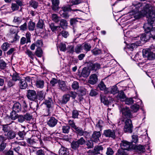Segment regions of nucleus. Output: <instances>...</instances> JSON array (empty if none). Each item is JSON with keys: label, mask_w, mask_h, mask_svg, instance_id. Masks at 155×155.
Returning <instances> with one entry per match:
<instances>
[{"label": "nucleus", "mask_w": 155, "mask_h": 155, "mask_svg": "<svg viewBox=\"0 0 155 155\" xmlns=\"http://www.w3.org/2000/svg\"><path fill=\"white\" fill-rule=\"evenodd\" d=\"M143 8L145 11H147L148 10V12L147 14V17L148 18L147 23L151 24H155V7L154 6H151L149 4L143 5Z\"/></svg>", "instance_id": "nucleus-1"}, {"label": "nucleus", "mask_w": 155, "mask_h": 155, "mask_svg": "<svg viewBox=\"0 0 155 155\" xmlns=\"http://www.w3.org/2000/svg\"><path fill=\"white\" fill-rule=\"evenodd\" d=\"M119 109L122 114V117L120 118L118 122L119 125L123 124L125 119L127 118H132L133 116L130 108L127 107H124L123 105H120Z\"/></svg>", "instance_id": "nucleus-2"}, {"label": "nucleus", "mask_w": 155, "mask_h": 155, "mask_svg": "<svg viewBox=\"0 0 155 155\" xmlns=\"http://www.w3.org/2000/svg\"><path fill=\"white\" fill-rule=\"evenodd\" d=\"M153 24L147 23L144 25L143 28L146 33L143 34L140 37V38L142 41H147L149 40L152 35L150 32L151 31Z\"/></svg>", "instance_id": "nucleus-3"}, {"label": "nucleus", "mask_w": 155, "mask_h": 155, "mask_svg": "<svg viewBox=\"0 0 155 155\" xmlns=\"http://www.w3.org/2000/svg\"><path fill=\"white\" fill-rule=\"evenodd\" d=\"M85 143V140L83 137H81L80 139L76 141H73L71 143V147L74 150L78 149L80 145H82Z\"/></svg>", "instance_id": "nucleus-4"}, {"label": "nucleus", "mask_w": 155, "mask_h": 155, "mask_svg": "<svg viewBox=\"0 0 155 155\" xmlns=\"http://www.w3.org/2000/svg\"><path fill=\"white\" fill-rule=\"evenodd\" d=\"M125 125L124 127V130L125 132L131 133L132 132V124L131 120L128 119L125 120Z\"/></svg>", "instance_id": "nucleus-5"}, {"label": "nucleus", "mask_w": 155, "mask_h": 155, "mask_svg": "<svg viewBox=\"0 0 155 155\" xmlns=\"http://www.w3.org/2000/svg\"><path fill=\"white\" fill-rule=\"evenodd\" d=\"M27 96L31 101H34L37 98V94L34 90H28L27 91Z\"/></svg>", "instance_id": "nucleus-6"}, {"label": "nucleus", "mask_w": 155, "mask_h": 155, "mask_svg": "<svg viewBox=\"0 0 155 155\" xmlns=\"http://www.w3.org/2000/svg\"><path fill=\"white\" fill-rule=\"evenodd\" d=\"M144 4H145V3L135 1L132 2L131 6L132 8L133 9V10L138 11L140 9L143 8Z\"/></svg>", "instance_id": "nucleus-7"}, {"label": "nucleus", "mask_w": 155, "mask_h": 155, "mask_svg": "<svg viewBox=\"0 0 155 155\" xmlns=\"http://www.w3.org/2000/svg\"><path fill=\"white\" fill-rule=\"evenodd\" d=\"M103 150V147L101 146H97L95 147L94 150H90L88 151L87 153L89 155H95L99 154L101 151Z\"/></svg>", "instance_id": "nucleus-8"}, {"label": "nucleus", "mask_w": 155, "mask_h": 155, "mask_svg": "<svg viewBox=\"0 0 155 155\" xmlns=\"http://www.w3.org/2000/svg\"><path fill=\"white\" fill-rule=\"evenodd\" d=\"M118 88L116 86L114 85L107 88L104 91V94H115L118 92Z\"/></svg>", "instance_id": "nucleus-9"}, {"label": "nucleus", "mask_w": 155, "mask_h": 155, "mask_svg": "<svg viewBox=\"0 0 155 155\" xmlns=\"http://www.w3.org/2000/svg\"><path fill=\"white\" fill-rule=\"evenodd\" d=\"M103 135L106 137H111L113 139H114L116 137L115 131L110 129L104 130Z\"/></svg>", "instance_id": "nucleus-10"}, {"label": "nucleus", "mask_w": 155, "mask_h": 155, "mask_svg": "<svg viewBox=\"0 0 155 155\" xmlns=\"http://www.w3.org/2000/svg\"><path fill=\"white\" fill-rule=\"evenodd\" d=\"M31 36L30 33L27 32L25 35L26 38L24 37H22L20 39V44L21 45L28 43L31 42Z\"/></svg>", "instance_id": "nucleus-11"}, {"label": "nucleus", "mask_w": 155, "mask_h": 155, "mask_svg": "<svg viewBox=\"0 0 155 155\" xmlns=\"http://www.w3.org/2000/svg\"><path fill=\"white\" fill-rule=\"evenodd\" d=\"M58 121V120L54 117H51L48 118L47 124L49 127H53L56 126Z\"/></svg>", "instance_id": "nucleus-12"}, {"label": "nucleus", "mask_w": 155, "mask_h": 155, "mask_svg": "<svg viewBox=\"0 0 155 155\" xmlns=\"http://www.w3.org/2000/svg\"><path fill=\"white\" fill-rule=\"evenodd\" d=\"M97 76L96 74H93L90 76L88 82L91 85H94L97 83Z\"/></svg>", "instance_id": "nucleus-13"}, {"label": "nucleus", "mask_w": 155, "mask_h": 155, "mask_svg": "<svg viewBox=\"0 0 155 155\" xmlns=\"http://www.w3.org/2000/svg\"><path fill=\"white\" fill-rule=\"evenodd\" d=\"M101 134L100 131H94L92 135L91 139L95 142H98L99 141V137H101Z\"/></svg>", "instance_id": "nucleus-14"}, {"label": "nucleus", "mask_w": 155, "mask_h": 155, "mask_svg": "<svg viewBox=\"0 0 155 155\" xmlns=\"http://www.w3.org/2000/svg\"><path fill=\"white\" fill-rule=\"evenodd\" d=\"M89 68L92 70L96 71L100 68V64L98 63H93L89 62L88 63Z\"/></svg>", "instance_id": "nucleus-15"}, {"label": "nucleus", "mask_w": 155, "mask_h": 155, "mask_svg": "<svg viewBox=\"0 0 155 155\" xmlns=\"http://www.w3.org/2000/svg\"><path fill=\"white\" fill-rule=\"evenodd\" d=\"M130 145L131 143H130L125 140L122 141L120 143L121 149L126 150H129Z\"/></svg>", "instance_id": "nucleus-16"}, {"label": "nucleus", "mask_w": 155, "mask_h": 155, "mask_svg": "<svg viewBox=\"0 0 155 155\" xmlns=\"http://www.w3.org/2000/svg\"><path fill=\"white\" fill-rule=\"evenodd\" d=\"M130 15H132V17L131 18L134 17L137 19L140 18L142 16L140 11H138L133 10L131 12H130Z\"/></svg>", "instance_id": "nucleus-17"}, {"label": "nucleus", "mask_w": 155, "mask_h": 155, "mask_svg": "<svg viewBox=\"0 0 155 155\" xmlns=\"http://www.w3.org/2000/svg\"><path fill=\"white\" fill-rule=\"evenodd\" d=\"M59 87V89L61 91H64L68 90V88L66 85L64 81H60L58 82Z\"/></svg>", "instance_id": "nucleus-18"}, {"label": "nucleus", "mask_w": 155, "mask_h": 155, "mask_svg": "<svg viewBox=\"0 0 155 155\" xmlns=\"http://www.w3.org/2000/svg\"><path fill=\"white\" fill-rule=\"evenodd\" d=\"M52 2V8L54 11H56L58 9L59 0H51Z\"/></svg>", "instance_id": "nucleus-19"}, {"label": "nucleus", "mask_w": 155, "mask_h": 155, "mask_svg": "<svg viewBox=\"0 0 155 155\" xmlns=\"http://www.w3.org/2000/svg\"><path fill=\"white\" fill-rule=\"evenodd\" d=\"M60 155H69V151L68 149L63 147H61L59 151Z\"/></svg>", "instance_id": "nucleus-20"}, {"label": "nucleus", "mask_w": 155, "mask_h": 155, "mask_svg": "<svg viewBox=\"0 0 155 155\" xmlns=\"http://www.w3.org/2000/svg\"><path fill=\"white\" fill-rule=\"evenodd\" d=\"M18 85L21 89H25L27 87L28 84L25 79H21L19 81Z\"/></svg>", "instance_id": "nucleus-21"}, {"label": "nucleus", "mask_w": 155, "mask_h": 155, "mask_svg": "<svg viewBox=\"0 0 155 155\" xmlns=\"http://www.w3.org/2000/svg\"><path fill=\"white\" fill-rule=\"evenodd\" d=\"M117 98L120 101H123L126 98V96L124 93L122 91H120L118 94L117 96Z\"/></svg>", "instance_id": "nucleus-22"}, {"label": "nucleus", "mask_w": 155, "mask_h": 155, "mask_svg": "<svg viewBox=\"0 0 155 155\" xmlns=\"http://www.w3.org/2000/svg\"><path fill=\"white\" fill-rule=\"evenodd\" d=\"M90 71L86 68H84L81 72V76L84 78H87L89 75Z\"/></svg>", "instance_id": "nucleus-23"}, {"label": "nucleus", "mask_w": 155, "mask_h": 155, "mask_svg": "<svg viewBox=\"0 0 155 155\" xmlns=\"http://www.w3.org/2000/svg\"><path fill=\"white\" fill-rule=\"evenodd\" d=\"M61 9H62V10H61V11H63V12H65L69 11L71 10L74 12L78 11L80 12H81L80 10L77 9L71 10V6L69 5L63 6L62 7Z\"/></svg>", "instance_id": "nucleus-24"}, {"label": "nucleus", "mask_w": 155, "mask_h": 155, "mask_svg": "<svg viewBox=\"0 0 155 155\" xmlns=\"http://www.w3.org/2000/svg\"><path fill=\"white\" fill-rule=\"evenodd\" d=\"M12 109L13 111L17 112H19L21 109V106L20 103L18 102L15 103L13 106Z\"/></svg>", "instance_id": "nucleus-25"}, {"label": "nucleus", "mask_w": 155, "mask_h": 155, "mask_svg": "<svg viewBox=\"0 0 155 155\" xmlns=\"http://www.w3.org/2000/svg\"><path fill=\"white\" fill-rule=\"evenodd\" d=\"M12 78V80L15 82L18 81H20L21 79L19 74L16 72H15L13 74Z\"/></svg>", "instance_id": "nucleus-26"}, {"label": "nucleus", "mask_w": 155, "mask_h": 155, "mask_svg": "<svg viewBox=\"0 0 155 155\" xmlns=\"http://www.w3.org/2000/svg\"><path fill=\"white\" fill-rule=\"evenodd\" d=\"M60 28H61L63 29H65L68 26V23L65 20L62 19L60 21Z\"/></svg>", "instance_id": "nucleus-27"}, {"label": "nucleus", "mask_w": 155, "mask_h": 155, "mask_svg": "<svg viewBox=\"0 0 155 155\" xmlns=\"http://www.w3.org/2000/svg\"><path fill=\"white\" fill-rule=\"evenodd\" d=\"M100 97L101 102L103 103L105 105L108 104L109 102L107 97L101 94Z\"/></svg>", "instance_id": "nucleus-28"}, {"label": "nucleus", "mask_w": 155, "mask_h": 155, "mask_svg": "<svg viewBox=\"0 0 155 155\" xmlns=\"http://www.w3.org/2000/svg\"><path fill=\"white\" fill-rule=\"evenodd\" d=\"M50 27L51 30L53 31H59L61 30L60 26H55L54 24L52 23L50 25Z\"/></svg>", "instance_id": "nucleus-29"}, {"label": "nucleus", "mask_w": 155, "mask_h": 155, "mask_svg": "<svg viewBox=\"0 0 155 155\" xmlns=\"http://www.w3.org/2000/svg\"><path fill=\"white\" fill-rule=\"evenodd\" d=\"M44 81L42 80H38L36 81V85L38 88H43L44 86Z\"/></svg>", "instance_id": "nucleus-30"}, {"label": "nucleus", "mask_w": 155, "mask_h": 155, "mask_svg": "<svg viewBox=\"0 0 155 155\" xmlns=\"http://www.w3.org/2000/svg\"><path fill=\"white\" fill-rule=\"evenodd\" d=\"M137 151L139 153H143L145 151L144 147L142 145H139L136 147Z\"/></svg>", "instance_id": "nucleus-31"}, {"label": "nucleus", "mask_w": 155, "mask_h": 155, "mask_svg": "<svg viewBox=\"0 0 155 155\" xmlns=\"http://www.w3.org/2000/svg\"><path fill=\"white\" fill-rule=\"evenodd\" d=\"M45 94L42 91H40L37 93V97L40 100H42L45 97Z\"/></svg>", "instance_id": "nucleus-32"}, {"label": "nucleus", "mask_w": 155, "mask_h": 155, "mask_svg": "<svg viewBox=\"0 0 155 155\" xmlns=\"http://www.w3.org/2000/svg\"><path fill=\"white\" fill-rule=\"evenodd\" d=\"M15 137V133L12 131H9L7 133V138L12 139Z\"/></svg>", "instance_id": "nucleus-33"}, {"label": "nucleus", "mask_w": 155, "mask_h": 155, "mask_svg": "<svg viewBox=\"0 0 155 155\" xmlns=\"http://www.w3.org/2000/svg\"><path fill=\"white\" fill-rule=\"evenodd\" d=\"M98 87L99 89L101 91H104H104L106 90L107 88L106 87V86L104 84V82L101 81L98 84Z\"/></svg>", "instance_id": "nucleus-34"}, {"label": "nucleus", "mask_w": 155, "mask_h": 155, "mask_svg": "<svg viewBox=\"0 0 155 155\" xmlns=\"http://www.w3.org/2000/svg\"><path fill=\"white\" fill-rule=\"evenodd\" d=\"M70 96L68 94L64 95L62 99V102L63 104H65L70 100Z\"/></svg>", "instance_id": "nucleus-35"}, {"label": "nucleus", "mask_w": 155, "mask_h": 155, "mask_svg": "<svg viewBox=\"0 0 155 155\" xmlns=\"http://www.w3.org/2000/svg\"><path fill=\"white\" fill-rule=\"evenodd\" d=\"M74 129L75 130L76 133L78 135L81 136H82V134L84 130L82 128L79 127H77Z\"/></svg>", "instance_id": "nucleus-36"}, {"label": "nucleus", "mask_w": 155, "mask_h": 155, "mask_svg": "<svg viewBox=\"0 0 155 155\" xmlns=\"http://www.w3.org/2000/svg\"><path fill=\"white\" fill-rule=\"evenodd\" d=\"M93 140H87L86 142V145L87 146L88 149L92 148L93 147Z\"/></svg>", "instance_id": "nucleus-37"}, {"label": "nucleus", "mask_w": 155, "mask_h": 155, "mask_svg": "<svg viewBox=\"0 0 155 155\" xmlns=\"http://www.w3.org/2000/svg\"><path fill=\"white\" fill-rule=\"evenodd\" d=\"M51 18L52 21L56 23L58 22L59 21V18L56 14H53L51 15Z\"/></svg>", "instance_id": "nucleus-38"}, {"label": "nucleus", "mask_w": 155, "mask_h": 155, "mask_svg": "<svg viewBox=\"0 0 155 155\" xmlns=\"http://www.w3.org/2000/svg\"><path fill=\"white\" fill-rule=\"evenodd\" d=\"M43 54V52L42 49L40 48H37L35 51V54L38 57H41Z\"/></svg>", "instance_id": "nucleus-39"}, {"label": "nucleus", "mask_w": 155, "mask_h": 155, "mask_svg": "<svg viewBox=\"0 0 155 155\" xmlns=\"http://www.w3.org/2000/svg\"><path fill=\"white\" fill-rule=\"evenodd\" d=\"M27 142L31 146H33L36 145L37 141L34 139L31 138L27 139Z\"/></svg>", "instance_id": "nucleus-40"}, {"label": "nucleus", "mask_w": 155, "mask_h": 155, "mask_svg": "<svg viewBox=\"0 0 155 155\" xmlns=\"http://www.w3.org/2000/svg\"><path fill=\"white\" fill-rule=\"evenodd\" d=\"M16 112L12 111L10 114V117L12 119L15 120L18 117V115L16 113Z\"/></svg>", "instance_id": "nucleus-41"}, {"label": "nucleus", "mask_w": 155, "mask_h": 155, "mask_svg": "<svg viewBox=\"0 0 155 155\" xmlns=\"http://www.w3.org/2000/svg\"><path fill=\"white\" fill-rule=\"evenodd\" d=\"M70 127L68 125L63 126L62 127L63 132L64 133L68 134L70 131Z\"/></svg>", "instance_id": "nucleus-42"}, {"label": "nucleus", "mask_w": 155, "mask_h": 155, "mask_svg": "<svg viewBox=\"0 0 155 155\" xmlns=\"http://www.w3.org/2000/svg\"><path fill=\"white\" fill-rule=\"evenodd\" d=\"M10 45L8 42L4 43L1 46V48L4 51H6L9 48Z\"/></svg>", "instance_id": "nucleus-43"}, {"label": "nucleus", "mask_w": 155, "mask_h": 155, "mask_svg": "<svg viewBox=\"0 0 155 155\" xmlns=\"http://www.w3.org/2000/svg\"><path fill=\"white\" fill-rule=\"evenodd\" d=\"M35 26V24L32 21H29L28 23V29L30 31L34 30Z\"/></svg>", "instance_id": "nucleus-44"}, {"label": "nucleus", "mask_w": 155, "mask_h": 155, "mask_svg": "<svg viewBox=\"0 0 155 155\" xmlns=\"http://www.w3.org/2000/svg\"><path fill=\"white\" fill-rule=\"evenodd\" d=\"M83 47H84V48L85 51H88L90 50L91 48V45L87 43H84L83 44V45L82 46Z\"/></svg>", "instance_id": "nucleus-45"}, {"label": "nucleus", "mask_w": 155, "mask_h": 155, "mask_svg": "<svg viewBox=\"0 0 155 155\" xmlns=\"http://www.w3.org/2000/svg\"><path fill=\"white\" fill-rule=\"evenodd\" d=\"M22 21V18L21 17L18 16H15L13 20V22L19 24H20Z\"/></svg>", "instance_id": "nucleus-46"}, {"label": "nucleus", "mask_w": 155, "mask_h": 155, "mask_svg": "<svg viewBox=\"0 0 155 155\" xmlns=\"http://www.w3.org/2000/svg\"><path fill=\"white\" fill-rule=\"evenodd\" d=\"M122 149H119L118 150L117 153L116 155H127V151Z\"/></svg>", "instance_id": "nucleus-47"}, {"label": "nucleus", "mask_w": 155, "mask_h": 155, "mask_svg": "<svg viewBox=\"0 0 155 155\" xmlns=\"http://www.w3.org/2000/svg\"><path fill=\"white\" fill-rule=\"evenodd\" d=\"M44 25L43 21L41 20H39L36 25L37 27L40 29L43 28Z\"/></svg>", "instance_id": "nucleus-48"}, {"label": "nucleus", "mask_w": 155, "mask_h": 155, "mask_svg": "<svg viewBox=\"0 0 155 155\" xmlns=\"http://www.w3.org/2000/svg\"><path fill=\"white\" fill-rule=\"evenodd\" d=\"M30 5L31 7L34 8H36L38 6V3L35 1H32L30 2Z\"/></svg>", "instance_id": "nucleus-49"}, {"label": "nucleus", "mask_w": 155, "mask_h": 155, "mask_svg": "<svg viewBox=\"0 0 155 155\" xmlns=\"http://www.w3.org/2000/svg\"><path fill=\"white\" fill-rule=\"evenodd\" d=\"M149 51L146 49H143L142 51V55L143 58H148L150 52Z\"/></svg>", "instance_id": "nucleus-50"}, {"label": "nucleus", "mask_w": 155, "mask_h": 155, "mask_svg": "<svg viewBox=\"0 0 155 155\" xmlns=\"http://www.w3.org/2000/svg\"><path fill=\"white\" fill-rule=\"evenodd\" d=\"M85 0H70V2L74 5H76L82 3Z\"/></svg>", "instance_id": "nucleus-51"}, {"label": "nucleus", "mask_w": 155, "mask_h": 155, "mask_svg": "<svg viewBox=\"0 0 155 155\" xmlns=\"http://www.w3.org/2000/svg\"><path fill=\"white\" fill-rule=\"evenodd\" d=\"M83 46L80 45H78L75 48V51L77 53H79L81 52L83 50Z\"/></svg>", "instance_id": "nucleus-52"}, {"label": "nucleus", "mask_w": 155, "mask_h": 155, "mask_svg": "<svg viewBox=\"0 0 155 155\" xmlns=\"http://www.w3.org/2000/svg\"><path fill=\"white\" fill-rule=\"evenodd\" d=\"M124 100H125V104L128 105L134 103L133 99L131 98H125Z\"/></svg>", "instance_id": "nucleus-53"}, {"label": "nucleus", "mask_w": 155, "mask_h": 155, "mask_svg": "<svg viewBox=\"0 0 155 155\" xmlns=\"http://www.w3.org/2000/svg\"><path fill=\"white\" fill-rule=\"evenodd\" d=\"M139 108V106L137 104L134 105L131 107L132 110L134 112H137Z\"/></svg>", "instance_id": "nucleus-54"}, {"label": "nucleus", "mask_w": 155, "mask_h": 155, "mask_svg": "<svg viewBox=\"0 0 155 155\" xmlns=\"http://www.w3.org/2000/svg\"><path fill=\"white\" fill-rule=\"evenodd\" d=\"M79 114L78 111L76 110H73L72 111V117L73 118H78Z\"/></svg>", "instance_id": "nucleus-55"}, {"label": "nucleus", "mask_w": 155, "mask_h": 155, "mask_svg": "<svg viewBox=\"0 0 155 155\" xmlns=\"http://www.w3.org/2000/svg\"><path fill=\"white\" fill-rule=\"evenodd\" d=\"M25 53L31 59H33L34 54L32 53V52L31 51L29 50H27L25 51Z\"/></svg>", "instance_id": "nucleus-56"}, {"label": "nucleus", "mask_w": 155, "mask_h": 155, "mask_svg": "<svg viewBox=\"0 0 155 155\" xmlns=\"http://www.w3.org/2000/svg\"><path fill=\"white\" fill-rule=\"evenodd\" d=\"M69 124L72 128H74L77 127L73 120H69L68 121Z\"/></svg>", "instance_id": "nucleus-57"}, {"label": "nucleus", "mask_w": 155, "mask_h": 155, "mask_svg": "<svg viewBox=\"0 0 155 155\" xmlns=\"http://www.w3.org/2000/svg\"><path fill=\"white\" fill-rule=\"evenodd\" d=\"M91 52L94 55H97L101 53V51L98 48H94L91 51Z\"/></svg>", "instance_id": "nucleus-58"}, {"label": "nucleus", "mask_w": 155, "mask_h": 155, "mask_svg": "<svg viewBox=\"0 0 155 155\" xmlns=\"http://www.w3.org/2000/svg\"><path fill=\"white\" fill-rule=\"evenodd\" d=\"M59 13L62 17L65 18H68L69 16V15L66 12H63V11H60Z\"/></svg>", "instance_id": "nucleus-59"}, {"label": "nucleus", "mask_w": 155, "mask_h": 155, "mask_svg": "<svg viewBox=\"0 0 155 155\" xmlns=\"http://www.w3.org/2000/svg\"><path fill=\"white\" fill-rule=\"evenodd\" d=\"M6 66V63L2 60H0V69H3Z\"/></svg>", "instance_id": "nucleus-60"}, {"label": "nucleus", "mask_w": 155, "mask_h": 155, "mask_svg": "<svg viewBox=\"0 0 155 155\" xmlns=\"http://www.w3.org/2000/svg\"><path fill=\"white\" fill-rule=\"evenodd\" d=\"M147 58L148 59L150 60L155 59V54L150 51L149 54V56H148Z\"/></svg>", "instance_id": "nucleus-61"}, {"label": "nucleus", "mask_w": 155, "mask_h": 155, "mask_svg": "<svg viewBox=\"0 0 155 155\" xmlns=\"http://www.w3.org/2000/svg\"><path fill=\"white\" fill-rule=\"evenodd\" d=\"M45 103L48 107L50 108L51 107L52 104V101L51 99L46 100L45 101Z\"/></svg>", "instance_id": "nucleus-62"}, {"label": "nucleus", "mask_w": 155, "mask_h": 155, "mask_svg": "<svg viewBox=\"0 0 155 155\" xmlns=\"http://www.w3.org/2000/svg\"><path fill=\"white\" fill-rule=\"evenodd\" d=\"M11 8L13 11L17 10L19 8V6L16 4L12 3V4Z\"/></svg>", "instance_id": "nucleus-63"}, {"label": "nucleus", "mask_w": 155, "mask_h": 155, "mask_svg": "<svg viewBox=\"0 0 155 155\" xmlns=\"http://www.w3.org/2000/svg\"><path fill=\"white\" fill-rule=\"evenodd\" d=\"M36 46L38 48H40L42 46L43 42L41 40H38L35 43Z\"/></svg>", "instance_id": "nucleus-64"}]
</instances>
